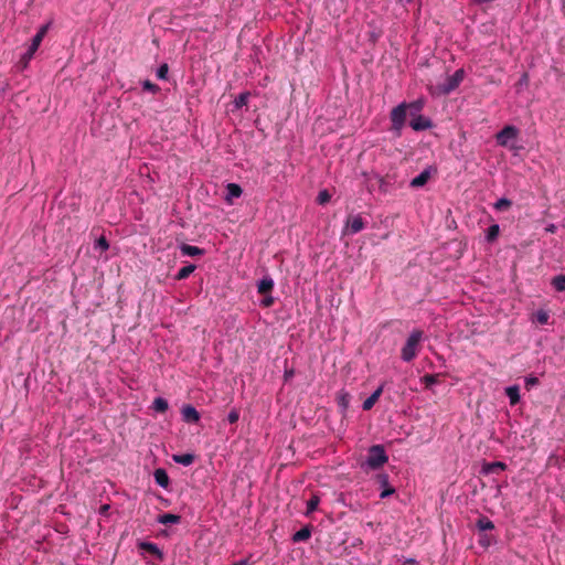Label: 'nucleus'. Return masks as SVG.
Segmentation results:
<instances>
[{"label":"nucleus","mask_w":565,"mask_h":565,"mask_svg":"<svg viewBox=\"0 0 565 565\" xmlns=\"http://www.w3.org/2000/svg\"><path fill=\"white\" fill-rule=\"evenodd\" d=\"M158 522L161 524H177L180 522V516L177 514L166 513L158 518Z\"/></svg>","instance_id":"393cba45"},{"label":"nucleus","mask_w":565,"mask_h":565,"mask_svg":"<svg viewBox=\"0 0 565 565\" xmlns=\"http://www.w3.org/2000/svg\"><path fill=\"white\" fill-rule=\"evenodd\" d=\"M409 126L415 131H423V130H426L428 128H431L433 127V122H431V120L429 118L424 117L422 115H418V116L412 117Z\"/></svg>","instance_id":"1a4fd4ad"},{"label":"nucleus","mask_w":565,"mask_h":565,"mask_svg":"<svg viewBox=\"0 0 565 565\" xmlns=\"http://www.w3.org/2000/svg\"><path fill=\"white\" fill-rule=\"evenodd\" d=\"M142 87L145 90H148L151 93H157L159 90V87L156 84L151 83L150 81H145L142 83Z\"/></svg>","instance_id":"c9c22d12"},{"label":"nucleus","mask_w":565,"mask_h":565,"mask_svg":"<svg viewBox=\"0 0 565 565\" xmlns=\"http://www.w3.org/2000/svg\"><path fill=\"white\" fill-rule=\"evenodd\" d=\"M273 287H274V281L269 277L263 278L257 285L258 292L264 294V295L270 292Z\"/></svg>","instance_id":"aec40b11"},{"label":"nucleus","mask_w":565,"mask_h":565,"mask_svg":"<svg viewBox=\"0 0 565 565\" xmlns=\"http://www.w3.org/2000/svg\"><path fill=\"white\" fill-rule=\"evenodd\" d=\"M169 408L168 402L162 397H156L152 403V409L158 413H164Z\"/></svg>","instance_id":"b1692460"},{"label":"nucleus","mask_w":565,"mask_h":565,"mask_svg":"<svg viewBox=\"0 0 565 565\" xmlns=\"http://www.w3.org/2000/svg\"><path fill=\"white\" fill-rule=\"evenodd\" d=\"M172 459L177 463H180L183 466H190L194 460V456L191 454L173 455Z\"/></svg>","instance_id":"5701e85b"},{"label":"nucleus","mask_w":565,"mask_h":565,"mask_svg":"<svg viewBox=\"0 0 565 565\" xmlns=\"http://www.w3.org/2000/svg\"><path fill=\"white\" fill-rule=\"evenodd\" d=\"M330 199L331 195L327 190L320 191V204L328 203Z\"/></svg>","instance_id":"58836bf2"},{"label":"nucleus","mask_w":565,"mask_h":565,"mask_svg":"<svg viewBox=\"0 0 565 565\" xmlns=\"http://www.w3.org/2000/svg\"><path fill=\"white\" fill-rule=\"evenodd\" d=\"M465 78V71L462 68L457 70L452 75L447 76L443 83L431 85L429 90L433 95H448L454 92Z\"/></svg>","instance_id":"f257e3e1"},{"label":"nucleus","mask_w":565,"mask_h":565,"mask_svg":"<svg viewBox=\"0 0 565 565\" xmlns=\"http://www.w3.org/2000/svg\"><path fill=\"white\" fill-rule=\"evenodd\" d=\"M317 502H318V501H317V499H316L315 497H313V498H311V499H310V501H309V503H308V510H309V511H313V510H315V508H316Z\"/></svg>","instance_id":"a19ab883"},{"label":"nucleus","mask_w":565,"mask_h":565,"mask_svg":"<svg viewBox=\"0 0 565 565\" xmlns=\"http://www.w3.org/2000/svg\"><path fill=\"white\" fill-rule=\"evenodd\" d=\"M273 302H274V299H273V297H270V296H269V297H266V298L262 301V305H263L264 307H270V306L273 305Z\"/></svg>","instance_id":"ea45409f"},{"label":"nucleus","mask_w":565,"mask_h":565,"mask_svg":"<svg viewBox=\"0 0 565 565\" xmlns=\"http://www.w3.org/2000/svg\"><path fill=\"white\" fill-rule=\"evenodd\" d=\"M422 382L425 384L426 388H429L434 384L439 383V374H425L422 377Z\"/></svg>","instance_id":"bb28decb"},{"label":"nucleus","mask_w":565,"mask_h":565,"mask_svg":"<svg viewBox=\"0 0 565 565\" xmlns=\"http://www.w3.org/2000/svg\"><path fill=\"white\" fill-rule=\"evenodd\" d=\"M139 547L156 555L159 559L163 558V553L160 551V548L150 542H141L139 543Z\"/></svg>","instance_id":"dca6fc26"},{"label":"nucleus","mask_w":565,"mask_h":565,"mask_svg":"<svg viewBox=\"0 0 565 565\" xmlns=\"http://www.w3.org/2000/svg\"><path fill=\"white\" fill-rule=\"evenodd\" d=\"M552 286L557 291H565V275H557L552 279Z\"/></svg>","instance_id":"cd10ccee"},{"label":"nucleus","mask_w":565,"mask_h":565,"mask_svg":"<svg viewBox=\"0 0 565 565\" xmlns=\"http://www.w3.org/2000/svg\"><path fill=\"white\" fill-rule=\"evenodd\" d=\"M49 30V24L46 25H42L38 33L34 35V38L32 39V43L30 45V47L28 49V51L21 56V60H20V64L22 65V68H26L30 61L33 58L35 52L38 51V49L40 47L46 32Z\"/></svg>","instance_id":"20e7f679"},{"label":"nucleus","mask_w":565,"mask_h":565,"mask_svg":"<svg viewBox=\"0 0 565 565\" xmlns=\"http://www.w3.org/2000/svg\"><path fill=\"white\" fill-rule=\"evenodd\" d=\"M534 318L540 324H546L548 322L550 315L546 310L540 309L535 312Z\"/></svg>","instance_id":"7c9ffc66"},{"label":"nucleus","mask_w":565,"mask_h":565,"mask_svg":"<svg viewBox=\"0 0 565 565\" xmlns=\"http://www.w3.org/2000/svg\"><path fill=\"white\" fill-rule=\"evenodd\" d=\"M429 178H430L429 171L428 170H424V171H422L417 177H415L411 181V186H413V188H420V186H423V185H425L427 183Z\"/></svg>","instance_id":"4468645a"},{"label":"nucleus","mask_w":565,"mask_h":565,"mask_svg":"<svg viewBox=\"0 0 565 565\" xmlns=\"http://www.w3.org/2000/svg\"><path fill=\"white\" fill-rule=\"evenodd\" d=\"M406 106H407L408 116L415 117V116H418L420 110L423 109L424 102L422 99H418V100L412 102L409 104H406Z\"/></svg>","instance_id":"6ab92c4d"},{"label":"nucleus","mask_w":565,"mask_h":565,"mask_svg":"<svg viewBox=\"0 0 565 565\" xmlns=\"http://www.w3.org/2000/svg\"><path fill=\"white\" fill-rule=\"evenodd\" d=\"M364 228L363 218L360 215H351L347 221V232L356 234Z\"/></svg>","instance_id":"9d476101"},{"label":"nucleus","mask_w":565,"mask_h":565,"mask_svg":"<svg viewBox=\"0 0 565 565\" xmlns=\"http://www.w3.org/2000/svg\"><path fill=\"white\" fill-rule=\"evenodd\" d=\"M539 385V379L535 376H529L525 379V388L531 390L532 387Z\"/></svg>","instance_id":"e433bc0d"},{"label":"nucleus","mask_w":565,"mask_h":565,"mask_svg":"<svg viewBox=\"0 0 565 565\" xmlns=\"http://www.w3.org/2000/svg\"><path fill=\"white\" fill-rule=\"evenodd\" d=\"M505 394L510 399L511 405H516L520 402L519 386L513 385L505 388Z\"/></svg>","instance_id":"f3484780"},{"label":"nucleus","mask_w":565,"mask_h":565,"mask_svg":"<svg viewBox=\"0 0 565 565\" xmlns=\"http://www.w3.org/2000/svg\"><path fill=\"white\" fill-rule=\"evenodd\" d=\"M243 193L242 188L236 183H228L226 185L225 201L228 205L234 203L235 199H238Z\"/></svg>","instance_id":"9b49d317"},{"label":"nucleus","mask_w":565,"mask_h":565,"mask_svg":"<svg viewBox=\"0 0 565 565\" xmlns=\"http://www.w3.org/2000/svg\"><path fill=\"white\" fill-rule=\"evenodd\" d=\"M500 233V227L498 224H493L491 225L489 228H488V232H487V241L488 242H493L494 239H497L498 235Z\"/></svg>","instance_id":"2f4dec72"},{"label":"nucleus","mask_w":565,"mask_h":565,"mask_svg":"<svg viewBox=\"0 0 565 565\" xmlns=\"http://www.w3.org/2000/svg\"><path fill=\"white\" fill-rule=\"evenodd\" d=\"M383 393V385L379 386L364 402H363V409L370 411L375 403L379 401Z\"/></svg>","instance_id":"f8f14e48"},{"label":"nucleus","mask_w":565,"mask_h":565,"mask_svg":"<svg viewBox=\"0 0 565 565\" xmlns=\"http://www.w3.org/2000/svg\"><path fill=\"white\" fill-rule=\"evenodd\" d=\"M181 416L185 423L198 424L201 419L200 413L192 405H183L181 408Z\"/></svg>","instance_id":"0eeeda50"},{"label":"nucleus","mask_w":565,"mask_h":565,"mask_svg":"<svg viewBox=\"0 0 565 565\" xmlns=\"http://www.w3.org/2000/svg\"><path fill=\"white\" fill-rule=\"evenodd\" d=\"M375 481L376 483L380 486V488L382 489V492L380 494V497L382 499L393 494L395 492V489L390 486V482H388V475L387 473H377L376 477H375Z\"/></svg>","instance_id":"6e6552de"},{"label":"nucleus","mask_w":565,"mask_h":565,"mask_svg":"<svg viewBox=\"0 0 565 565\" xmlns=\"http://www.w3.org/2000/svg\"><path fill=\"white\" fill-rule=\"evenodd\" d=\"M109 505L105 504L100 508V512L105 513L108 510Z\"/></svg>","instance_id":"79ce46f5"},{"label":"nucleus","mask_w":565,"mask_h":565,"mask_svg":"<svg viewBox=\"0 0 565 565\" xmlns=\"http://www.w3.org/2000/svg\"><path fill=\"white\" fill-rule=\"evenodd\" d=\"M239 418V413L238 411L236 409H232L228 414H227V420L231 423V424H234L238 420Z\"/></svg>","instance_id":"4c0bfd02"},{"label":"nucleus","mask_w":565,"mask_h":565,"mask_svg":"<svg viewBox=\"0 0 565 565\" xmlns=\"http://www.w3.org/2000/svg\"><path fill=\"white\" fill-rule=\"evenodd\" d=\"M248 97H249L248 93H242L241 95H238L234 100L235 107L241 108V107L245 106L248 102Z\"/></svg>","instance_id":"473e14b6"},{"label":"nucleus","mask_w":565,"mask_h":565,"mask_svg":"<svg viewBox=\"0 0 565 565\" xmlns=\"http://www.w3.org/2000/svg\"><path fill=\"white\" fill-rule=\"evenodd\" d=\"M476 526L480 531H490V530L494 529L493 522L489 518H487V516L479 518L477 523H476Z\"/></svg>","instance_id":"4be33fe9"},{"label":"nucleus","mask_w":565,"mask_h":565,"mask_svg":"<svg viewBox=\"0 0 565 565\" xmlns=\"http://www.w3.org/2000/svg\"><path fill=\"white\" fill-rule=\"evenodd\" d=\"M547 231H550V232H554V225H551V226L547 228Z\"/></svg>","instance_id":"37998d69"},{"label":"nucleus","mask_w":565,"mask_h":565,"mask_svg":"<svg viewBox=\"0 0 565 565\" xmlns=\"http://www.w3.org/2000/svg\"><path fill=\"white\" fill-rule=\"evenodd\" d=\"M310 536H311V527L305 526L294 534L292 541L294 542H302V541H307Z\"/></svg>","instance_id":"412c9836"},{"label":"nucleus","mask_w":565,"mask_h":565,"mask_svg":"<svg viewBox=\"0 0 565 565\" xmlns=\"http://www.w3.org/2000/svg\"><path fill=\"white\" fill-rule=\"evenodd\" d=\"M407 116H408V111H407L406 103H402L392 109V111H391L392 129L396 132L397 136L401 135V131L404 127Z\"/></svg>","instance_id":"39448f33"},{"label":"nucleus","mask_w":565,"mask_h":565,"mask_svg":"<svg viewBox=\"0 0 565 565\" xmlns=\"http://www.w3.org/2000/svg\"><path fill=\"white\" fill-rule=\"evenodd\" d=\"M338 404L342 412H344L349 407L350 395L344 392H340L337 396Z\"/></svg>","instance_id":"a878e982"},{"label":"nucleus","mask_w":565,"mask_h":565,"mask_svg":"<svg viewBox=\"0 0 565 565\" xmlns=\"http://www.w3.org/2000/svg\"><path fill=\"white\" fill-rule=\"evenodd\" d=\"M518 136L519 129L514 126L508 125L495 135V139L499 146L513 148L510 142L515 140Z\"/></svg>","instance_id":"423d86ee"},{"label":"nucleus","mask_w":565,"mask_h":565,"mask_svg":"<svg viewBox=\"0 0 565 565\" xmlns=\"http://www.w3.org/2000/svg\"><path fill=\"white\" fill-rule=\"evenodd\" d=\"M95 248L107 250L109 248V244L104 236H100L95 243Z\"/></svg>","instance_id":"72a5a7b5"},{"label":"nucleus","mask_w":565,"mask_h":565,"mask_svg":"<svg viewBox=\"0 0 565 565\" xmlns=\"http://www.w3.org/2000/svg\"><path fill=\"white\" fill-rule=\"evenodd\" d=\"M423 335L424 332L419 329H414L411 332L405 344L401 350V358L403 361L411 362L417 356L420 350V342L423 340Z\"/></svg>","instance_id":"f03ea898"},{"label":"nucleus","mask_w":565,"mask_h":565,"mask_svg":"<svg viewBox=\"0 0 565 565\" xmlns=\"http://www.w3.org/2000/svg\"><path fill=\"white\" fill-rule=\"evenodd\" d=\"M507 468V465L501 461H493L489 463H484L483 471L486 473H498L500 471H503Z\"/></svg>","instance_id":"2eb2a0df"},{"label":"nucleus","mask_w":565,"mask_h":565,"mask_svg":"<svg viewBox=\"0 0 565 565\" xmlns=\"http://www.w3.org/2000/svg\"><path fill=\"white\" fill-rule=\"evenodd\" d=\"M153 477H154V480L156 482L162 487V488H168L169 486V482H170V479H169V476L167 473V471L162 468H158L154 470V473H153Z\"/></svg>","instance_id":"ddd939ff"},{"label":"nucleus","mask_w":565,"mask_h":565,"mask_svg":"<svg viewBox=\"0 0 565 565\" xmlns=\"http://www.w3.org/2000/svg\"><path fill=\"white\" fill-rule=\"evenodd\" d=\"M511 205H512L511 200L502 198L494 203V209L497 211L503 212V211L509 210L511 207Z\"/></svg>","instance_id":"c756f323"},{"label":"nucleus","mask_w":565,"mask_h":565,"mask_svg":"<svg viewBox=\"0 0 565 565\" xmlns=\"http://www.w3.org/2000/svg\"><path fill=\"white\" fill-rule=\"evenodd\" d=\"M388 461V456L383 445H373L369 448L367 456L363 466L371 470L383 467Z\"/></svg>","instance_id":"7ed1b4c3"},{"label":"nucleus","mask_w":565,"mask_h":565,"mask_svg":"<svg viewBox=\"0 0 565 565\" xmlns=\"http://www.w3.org/2000/svg\"><path fill=\"white\" fill-rule=\"evenodd\" d=\"M168 72H169V67L167 64H162L158 71H157V76L158 78L160 79H166L167 78V75H168Z\"/></svg>","instance_id":"f704fd0d"},{"label":"nucleus","mask_w":565,"mask_h":565,"mask_svg":"<svg viewBox=\"0 0 565 565\" xmlns=\"http://www.w3.org/2000/svg\"><path fill=\"white\" fill-rule=\"evenodd\" d=\"M180 250L185 256H200L203 255V249L198 246H192L188 244H182L180 246Z\"/></svg>","instance_id":"a211bd4d"},{"label":"nucleus","mask_w":565,"mask_h":565,"mask_svg":"<svg viewBox=\"0 0 565 565\" xmlns=\"http://www.w3.org/2000/svg\"><path fill=\"white\" fill-rule=\"evenodd\" d=\"M195 270V266L194 265H188V266H184L182 267L178 274H177V279L179 280H182V279H185L186 277H189L193 271Z\"/></svg>","instance_id":"c85d7f7f"}]
</instances>
